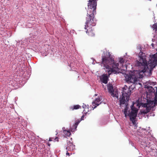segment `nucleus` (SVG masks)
<instances>
[{"label":"nucleus","mask_w":157,"mask_h":157,"mask_svg":"<svg viewBox=\"0 0 157 157\" xmlns=\"http://www.w3.org/2000/svg\"><path fill=\"white\" fill-rule=\"evenodd\" d=\"M101 58V66L104 67L106 72L107 73L104 74L100 76V78L101 82L106 84L111 74H117L119 73V64L118 63L114 62V58L109 52H104Z\"/></svg>","instance_id":"1"},{"label":"nucleus","mask_w":157,"mask_h":157,"mask_svg":"<svg viewBox=\"0 0 157 157\" xmlns=\"http://www.w3.org/2000/svg\"><path fill=\"white\" fill-rule=\"evenodd\" d=\"M98 0H89L88 4V8L87 13L86 17V22L85 29L87 27H90L86 31L88 35L91 36H93L95 34L94 33L91 26H94L96 25V20L94 18V15L96 13V9L97 2Z\"/></svg>","instance_id":"2"},{"label":"nucleus","mask_w":157,"mask_h":157,"mask_svg":"<svg viewBox=\"0 0 157 157\" xmlns=\"http://www.w3.org/2000/svg\"><path fill=\"white\" fill-rule=\"evenodd\" d=\"M148 86H145V87L147 90V103H144V106L146 108V110L143 111L144 113H147L150 110L153 109L157 105V87L154 88L151 86L155 85L154 82H151Z\"/></svg>","instance_id":"3"},{"label":"nucleus","mask_w":157,"mask_h":157,"mask_svg":"<svg viewBox=\"0 0 157 157\" xmlns=\"http://www.w3.org/2000/svg\"><path fill=\"white\" fill-rule=\"evenodd\" d=\"M138 77V76L136 75L135 72H132L128 74H126L125 76L126 82L128 83L137 82Z\"/></svg>","instance_id":"4"},{"label":"nucleus","mask_w":157,"mask_h":157,"mask_svg":"<svg viewBox=\"0 0 157 157\" xmlns=\"http://www.w3.org/2000/svg\"><path fill=\"white\" fill-rule=\"evenodd\" d=\"M133 105H132L131 107L132 111L128 114V116L129 117L130 120L132 122L133 124L135 125L136 124V118L137 116V111L136 109L133 108Z\"/></svg>","instance_id":"5"},{"label":"nucleus","mask_w":157,"mask_h":157,"mask_svg":"<svg viewBox=\"0 0 157 157\" xmlns=\"http://www.w3.org/2000/svg\"><path fill=\"white\" fill-rule=\"evenodd\" d=\"M123 89V90L122 92V96H125V97L126 98V99L127 100L128 98H129V96L131 93V92L126 85H125Z\"/></svg>","instance_id":"6"},{"label":"nucleus","mask_w":157,"mask_h":157,"mask_svg":"<svg viewBox=\"0 0 157 157\" xmlns=\"http://www.w3.org/2000/svg\"><path fill=\"white\" fill-rule=\"evenodd\" d=\"M67 145L66 149L67 151H71L75 149V145H74L73 143L69 141H67Z\"/></svg>","instance_id":"7"},{"label":"nucleus","mask_w":157,"mask_h":157,"mask_svg":"<svg viewBox=\"0 0 157 157\" xmlns=\"http://www.w3.org/2000/svg\"><path fill=\"white\" fill-rule=\"evenodd\" d=\"M152 28L153 30L155 31L153 38L152 39V41L153 42L155 41H157V24H155L153 25Z\"/></svg>","instance_id":"8"},{"label":"nucleus","mask_w":157,"mask_h":157,"mask_svg":"<svg viewBox=\"0 0 157 157\" xmlns=\"http://www.w3.org/2000/svg\"><path fill=\"white\" fill-rule=\"evenodd\" d=\"M129 98H128L127 100L126 99V98L125 96H122V97L120 98L119 100L120 105H122L125 104L126 105H128V101L129 100Z\"/></svg>","instance_id":"9"},{"label":"nucleus","mask_w":157,"mask_h":157,"mask_svg":"<svg viewBox=\"0 0 157 157\" xmlns=\"http://www.w3.org/2000/svg\"><path fill=\"white\" fill-rule=\"evenodd\" d=\"M107 87L109 92L111 94L112 96L114 97L115 96L114 93V91L112 85L111 84H108Z\"/></svg>","instance_id":"10"},{"label":"nucleus","mask_w":157,"mask_h":157,"mask_svg":"<svg viewBox=\"0 0 157 157\" xmlns=\"http://www.w3.org/2000/svg\"><path fill=\"white\" fill-rule=\"evenodd\" d=\"M102 98L101 96H99L98 98H96L95 100L92 102V104L93 106L95 105L97 106H98L101 103V102L100 103H98L101 100Z\"/></svg>","instance_id":"11"},{"label":"nucleus","mask_w":157,"mask_h":157,"mask_svg":"<svg viewBox=\"0 0 157 157\" xmlns=\"http://www.w3.org/2000/svg\"><path fill=\"white\" fill-rule=\"evenodd\" d=\"M156 149L154 148H150V150L148 151L150 153V154L152 155L155 156L156 155Z\"/></svg>","instance_id":"12"},{"label":"nucleus","mask_w":157,"mask_h":157,"mask_svg":"<svg viewBox=\"0 0 157 157\" xmlns=\"http://www.w3.org/2000/svg\"><path fill=\"white\" fill-rule=\"evenodd\" d=\"M81 107L79 105H73V106H71L70 107V109L72 110H74V109H79Z\"/></svg>","instance_id":"13"},{"label":"nucleus","mask_w":157,"mask_h":157,"mask_svg":"<svg viewBox=\"0 0 157 157\" xmlns=\"http://www.w3.org/2000/svg\"><path fill=\"white\" fill-rule=\"evenodd\" d=\"M59 138H58V137H56V138L54 137H50L49 141H54V142H55L56 141L57 142L59 141Z\"/></svg>","instance_id":"14"},{"label":"nucleus","mask_w":157,"mask_h":157,"mask_svg":"<svg viewBox=\"0 0 157 157\" xmlns=\"http://www.w3.org/2000/svg\"><path fill=\"white\" fill-rule=\"evenodd\" d=\"M132 83L133 84L131 86H129V87L128 88L130 90H131V92L133 90L136 88V84H135V83Z\"/></svg>","instance_id":"15"},{"label":"nucleus","mask_w":157,"mask_h":157,"mask_svg":"<svg viewBox=\"0 0 157 157\" xmlns=\"http://www.w3.org/2000/svg\"><path fill=\"white\" fill-rule=\"evenodd\" d=\"M63 133L66 136H69L71 135V132L68 130H64Z\"/></svg>","instance_id":"16"},{"label":"nucleus","mask_w":157,"mask_h":157,"mask_svg":"<svg viewBox=\"0 0 157 157\" xmlns=\"http://www.w3.org/2000/svg\"><path fill=\"white\" fill-rule=\"evenodd\" d=\"M147 139V138L145 137L144 138L143 140H142V141H140L141 142L142 145H145L144 144H145L146 145H147V142L146 141V140Z\"/></svg>","instance_id":"17"},{"label":"nucleus","mask_w":157,"mask_h":157,"mask_svg":"<svg viewBox=\"0 0 157 157\" xmlns=\"http://www.w3.org/2000/svg\"><path fill=\"white\" fill-rule=\"evenodd\" d=\"M127 106L128 105H126V107H125V109H124V113L125 115V116L126 117H127V109H128V107H127Z\"/></svg>","instance_id":"18"},{"label":"nucleus","mask_w":157,"mask_h":157,"mask_svg":"<svg viewBox=\"0 0 157 157\" xmlns=\"http://www.w3.org/2000/svg\"><path fill=\"white\" fill-rule=\"evenodd\" d=\"M77 125H76L75 124H74L73 126H72V128H71V130L72 132V131H74L75 130H76V129L77 128Z\"/></svg>","instance_id":"19"},{"label":"nucleus","mask_w":157,"mask_h":157,"mask_svg":"<svg viewBox=\"0 0 157 157\" xmlns=\"http://www.w3.org/2000/svg\"><path fill=\"white\" fill-rule=\"evenodd\" d=\"M119 62L121 63H124V61L123 58H120L119 59Z\"/></svg>","instance_id":"20"},{"label":"nucleus","mask_w":157,"mask_h":157,"mask_svg":"<svg viewBox=\"0 0 157 157\" xmlns=\"http://www.w3.org/2000/svg\"><path fill=\"white\" fill-rule=\"evenodd\" d=\"M81 121V120H77L75 122V124L76 125H78L79 123Z\"/></svg>","instance_id":"21"},{"label":"nucleus","mask_w":157,"mask_h":157,"mask_svg":"<svg viewBox=\"0 0 157 157\" xmlns=\"http://www.w3.org/2000/svg\"><path fill=\"white\" fill-rule=\"evenodd\" d=\"M82 107L84 109H86V107H87V106L86 105H82Z\"/></svg>","instance_id":"22"},{"label":"nucleus","mask_w":157,"mask_h":157,"mask_svg":"<svg viewBox=\"0 0 157 157\" xmlns=\"http://www.w3.org/2000/svg\"><path fill=\"white\" fill-rule=\"evenodd\" d=\"M151 46H152V48H154V46H155V44H153V43H152L151 44Z\"/></svg>","instance_id":"23"},{"label":"nucleus","mask_w":157,"mask_h":157,"mask_svg":"<svg viewBox=\"0 0 157 157\" xmlns=\"http://www.w3.org/2000/svg\"><path fill=\"white\" fill-rule=\"evenodd\" d=\"M94 107H92V108H93V110L94 109H95V108H96L97 106V105H94Z\"/></svg>","instance_id":"24"},{"label":"nucleus","mask_w":157,"mask_h":157,"mask_svg":"<svg viewBox=\"0 0 157 157\" xmlns=\"http://www.w3.org/2000/svg\"><path fill=\"white\" fill-rule=\"evenodd\" d=\"M84 117V115H83V116L81 117V120H83Z\"/></svg>","instance_id":"25"},{"label":"nucleus","mask_w":157,"mask_h":157,"mask_svg":"<svg viewBox=\"0 0 157 157\" xmlns=\"http://www.w3.org/2000/svg\"><path fill=\"white\" fill-rule=\"evenodd\" d=\"M62 129L63 130V131H64V130H65V128H64V127Z\"/></svg>","instance_id":"26"},{"label":"nucleus","mask_w":157,"mask_h":157,"mask_svg":"<svg viewBox=\"0 0 157 157\" xmlns=\"http://www.w3.org/2000/svg\"><path fill=\"white\" fill-rule=\"evenodd\" d=\"M66 155H69V153H68V152H67V153H66Z\"/></svg>","instance_id":"27"},{"label":"nucleus","mask_w":157,"mask_h":157,"mask_svg":"<svg viewBox=\"0 0 157 157\" xmlns=\"http://www.w3.org/2000/svg\"><path fill=\"white\" fill-rule=\"evenodd\" d=\"M48 146H50V144L49 143H48Z\"/></svg>","instance_id":"28"},{"label":"nucleus","mask_w":157,"mask_h":157,"mask_svg":"<svg viewBox=\"0 0 157 157\" xmlns=\"http://www.w3.org/2000/svg\"><path fill=\"white\" fill-rule=\"evenodd\" d=\"M83 112H84V113H85V109H84V110H83Z\"/></svg>","instance_id":"29"},{"label":"nucleus","mask_w":157,"mask_h":157,"mask_svg":"<svg viewBox=\"0 0 157 157\" xmlns=\"http://www.w3.org/2000/svg\"><path fill=\"white\" fill-rule=\"evenodd\" d=\"M155 157H157V156H155Z\"/></svg>","instance_id":"30"}]
</instances>
